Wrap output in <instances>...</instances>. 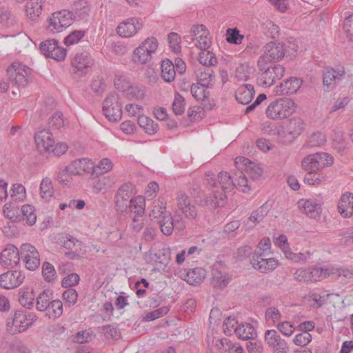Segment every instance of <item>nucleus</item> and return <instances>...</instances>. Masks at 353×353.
<instances>
[{
    "instance_id": "nucleus-10",
    "label": "nucleus",
    "mask_w": 353,
    "mask_h": 353,
    "mask_svg": "<svg viewBox=\"0 0 353 353\" xmlns=\"http://www.w3.org/2000/svg\"><path fill=\"white\" fill-rule=\"evenodd\" d=\"M21 259L28 270L34 271L40 265L39 253L32 244H21Z\"/></svg>"
},
{
    "instance_id": "nucleus-53",
    "label": "nucleus",
    "mask_w": 353,
    "mask_h": 353,
    "mask_svg": "<svg viewBox=\"0 0 353 353\" xmlns=\"http://www.w3.org/2000/svg\"><path fill=\"white\" fill-rule=\"evenodd\" d=\"M170 310V307L168 306H163L158 309H156L152 312H149L145 314L143 316V320L145 321H154L159 317H161L166 314Z\"/></svg>"
},
{
    "instance_id": "nucleus-41",
    "label": "nucleus",
    "mask_w": 353,
    "mask_h": 353,
    "mask_svg": "<svg viewBox=\"0 0 353 353\" xmlns=\"http://www.w3.org/2000/svg\"><path fill=\"white\" fill-rule=\"evenodd\" d=\"M163 234L165 235H170L174 229L173 219L170 213H165V216L161 218L157 222Z\"/></svg>"
},
{
    "instance_id": "nucleus-40",
    "label": "nucleus",
    "mask_w": 353,
    "mask_h": 353,
    "mask_svg": "<svg viewBox=\"0 0 353 353\" xmlns=\"http://www.w3.org/2000/svg\"><path fill=\"white\" fill-rule=\"evenodd\" d=\"M301 165L304 170L307 172H316L321 169L314 154H310L305 157L301 161Z\"/></svg>"
},
{
    "instance_id": "nucleus-56",
    "label": "nucleus",
    "mask_w": 353,
    "mask_h": 353,
    "mask_svg": "<svg viewBox=\"0 0 353 353\" xmlns=\"http://www.w3.org/2000/svg\"><path fill=\"white\" fill-rule=\"evenodd\" d=\"M49 127L53 130H59L64 125L63 113L56 112L50 118L48 122Z\"/></svg>"
},
{
    "instance_id": "nucleus-62",
    "label": "nucleus",
    "mask_w": 353,
    "mask_h": 353,
    "mask_svg": "<svg viewBox=\"0 0 353 353\" xmlns=\"http://www.w3.org/2000/svg\"><path fill=\"white\" fill-rule=\"evenodd\" d=\"M237 321L234 318H232L231 316L225 319L223 323V332L226 335H232L234 333V329L236 325Z\"/></svg>"
},
{
    "instance_id": "nucleus-44",
    "label": "nucleus",
    "mask_w": 353,
    "mask_h": 353,
    "mask_svg": "<svg viewBox=\"0 0 353 353\" xmlns=\"http://www.w3.org/2000/svg\"><path fill=\"white\" fill-rule=\"evenodd\" d=\"M218 199V194L213 193L211 196H202L201 195L195 196V202L201 207H208L209 209H216L214 207L215 204V200Z\"/></svg>"
},
{
    "instance_id": "nucleus-32",
    "label": "nucleus",
    "mask_w": 353,
    "mask_h": 353,
    "mask_svg": "<svg viewBox=\"0 0 353 353\" xmlns=\"http://www.w3.org/2000/svg\"><path fill=\"white\" fill-rule=\"evenodd\" d=\"M334 270H335L333 269L331 265L310 268L311 281H317L324 279L332 274Z\"/></svg>"
},
{
    "instance_id": "nucleus-52",
    "label": "nucleus",
    "mask_w": 353,
    "mask_h": 353,
    "mask_svg": "<svg viewBox=\"0 0 353 353\" xmlns=\"http://www.w3.org/2000/svg\"><path fill=\"white\" fill-rule=\"evenodd\" d=\"M336 70L332 68H327L323 74V83L327 90L332 89L334 86V81L337 78Z\"/></svg>"
},
{
    "instance_id": "nucleus-2",
    "label": "nucleus",
    "mask_w": 353,
    "mask_h": 353,
    "mask_svg": "<svg viewBox=\"0 0 353 353\" xmlns=\"http://www.w3.org/2000/svg\"><path fill=\"white\" fill-rule=\"evenodd\" d=\"M270 245L259 244V251L255 250L251 259L253 268L262 273L272 271L278 266L277 260L274 258H265L264 251L269 250Z\"/></svg>"
},
{
    "instance_id": "nucleus-24",
    "label": "nucleus",
    "mask_w": 353,
    "mask_h": 353,
    "mask_svg": "<svg viewBox=\"0 0 353 353\" xmlns=\"http://www.w3.org/2000/svg\"><path fill=\"white\" fill-rule=\"evenodd\" d=\"M177 205L187 218L195 219L197 216L196 207L191 205L189 196L183 192H180L177 197Z\"/></svg>"
},
{
    "instance_id": "nucleus-20",
    "label": "nucleus",
    "mask_w": 353,
    "mask_h": 353,
    "mask_svg": "<svg viewBox=\"0 0 353 353\" xmlns=\"http://www.w3.org/2000/svg\"><path fill=\"white\" fill-rule=\"evenodd\" d=\"M284 45L280 43L270 42L264 47V56L267 57L269 62L279 61L285 55Z\"/></svg>"
},
{
    "instance_id": "nucleus-61",
    "label": "nucleus",
    "mask_w": 353,
    "mask_h": 353,
    "mask_svg": "<svg viewBox=\"0 0 353 353\" xmlns=\"http://www.w3.org/2000/svg\"><path fill=\"white\" fill-rule=\"evenodd\" d=\"M265 318L267 321L276 323L281 319V314L276 307H270L265 311Z\"/></svg>"
},
{
    "instance_id": "nucleus-9",
    "label": "nucleus",
    "mask_w": 353,
    "mask_h": 353,
    "mask_svg": "<svg viewBox=\"0 0 353 353\" xmlns=\"http://www.w3.org/2000/svg\"><path fill=\"white\" fill-rule=\"evenodd\" d=\"M41 52L48 58L56 61H63L66 56V50L59 46V42L56 39H47L40 43Z\"/></svg>"
},
{
    "instance_id": "nucleus-25",
    "label": "nucleus",
    "mask_w": 353,
    "mask_h": 353,
    "mask_svg": "<svg viewBox=\"0 0 353 353\" xmlns=\"http://www.w3.org/2000/svg\"><path fill=\"white\" fill-rule=\"evenodd\" d=\"M338 210L345 218L353 214V194L345 192L341 196L338 203Z\"/></svg>"
},
{
    "instance_id": "nucleus-50",
    "label": "nucleus",
    "mask_w": 353,
    "mask_h": 353,
    "mask_svg": "<svg viewBox=\"0 0 353 353\" xmlns=\"http://www.w3.org/2000/svg\"><path fill=\"white\" fill-rule=\"evenodd\" d=\"M68 246H64L65 248L70 250L65 252V255L70 259H77L81 257L86 252L85 249L80 248L81 244H67Z\"/></svg>"
},
{
    "instance_id": "nucleus-58",
    "label": "nucleus",
    "mask_w": 353,
    "mask_h": 353,
    "mask_svg": "<svg viewBox=\"0 0 353 353\" xmlns=\"http://www.w3.org/2000/svg\"><path fill=\"white\" fill-rule=\"evenodd\" d=\"M85 35L84 30H74L70 32L64 39V43L66 46L73 45L78 43Z\"/></svg>"
},
{
    "instance_id": "nucleus-3",
    "label": "nucleus",
    "mask_w": 353,
    "mask_h": 353,
    "mask_svg": "<svg viewBox=\"0 0 353 353\" xmlns=\"http://www.w3.org/2000/svg\"><path fill=\"white\" fill-rule=\"evenodd\" d=\"M294 103L288 98H283L271 103L266 109L267 117L271 119H282L294 111Z\"/></svg>"
},
{
    "instance_id": "nucleus-23",
    "label": "nucleus",
    "mask_w": 353,
    "mask_h": 353,
    "mask_svg": "<svg viewBox=\"0 0 353 353\" xmlns=\"http://www.w3.org/2000/svg\"><path fill=\"white\" fill-rule=\"evenodd\" d=\"M148 259L150 262L167 265L171 259L170 250L164 247L159 250L152 247L148 252Z\"/></svg>"
},
{
    "instance_id": "nucleus-15",
    "label": "nucleus",
    "mask_w": 353,
    "mask_h": 353,
    "mask_svg": "<svg viewBox=\"0 0 353 353\" xmlns=\"http://www.w3.org/2000/svg\"><path fill=\"white\" fill-rule=\"evenodd\" d=\"M234 165L239 170H243L254 180L259 179L262 175V170L255 163L244 157H238Z\"/></svg>"
},
{
    "instance_id": "nucleus-7",
    "label": "nucleus",
    "mask_w": 353,
    "mask_h": 353,
    "mask_svg": "<svg viewBox=\"0 0 353 353\" xmlns=\"http://www.w3.org/2000/svg\"><path fill=\"white\" fill-rule=\"evenodd\" d=\"M103 111L110 121H117L121 119V104L117 93H110L103 101Z\"/></svg>"
},
{
    "instance_id": "nucleus-55",
    "label": "nucleus",
    "mask_w": 353,
    "mask_h": 353,
    "mask_svg": "<svg viewBox=\"0 0 353 353\" xmlns=\"http://www.w3.org/2000/svg\"><path fill=\"white\" fill-rule=\"evenodd\" d=\"M185 105L184 98L179 93L175 94L172 110L176 115H181L184 112Z\"/></svg>"
},
{
    "instance_id": "nucleus-19",
    "label": "nucleus",
    "mask_w": 353,
    "mask_h": 353,
    "mask_svg": "<svg viewBox=\"0 0 353 353\" xmlns=\"http://www.w3.org/2000/svg\"><path fill=\"white\" fill-rule=\"evenodd\" d=\"M34 140L37 148L41 152H46L53 147L55 141L50 130H43L37 132L34 135Z\"/></svg>"
},
{
    "instance_id": "nucleus-49",
    "label": "nucleus",
    "mask_w": 353,
    "mask_h": 353,
    "mask_svg": "<svg viewBox=\"0 0 353 353\" xmlns=\"http://www.w3.org/2000/svg\"><path fill=\"white\" fill-rule=\"evenodd\" d=\"M52 181L50 178H44L40 185V194L43 199H49L53 195Z\"/></svg>"
},
{
    "instance_id": "nucleus-36",
    "label": "nucleus",
    "mask_w": 353,
    "mask_h": 353,
    "mask_svg": "<svg viewBox=\"0 0 353 353\" xmlns=\"http://www.w3.org/2000/svg\"><path fill=\"white\" fill-rule=\"evenodd\" d=\"M154 204L149 213V216L152 220L156 219L158 222L161 220V218L165 216V213L170 212L166 211L165 203L163 200L158 199L157 204L155 203Z\"/></svg>"
},
{
    "instance_id": "nucleus-14",
    "label": "nucleus",
    "mask_w": 353,
    "mask_h": 353,
    "mask_svg": "<svg viewBox=\"0 0 353 353\" xmlns=\"http://www.w3.org/2000/svg\"><path fill=\"white\" fill-rule=\"evenodd\" d=\"M25 274L21 270H9L0 275V287L6 290L14 289L24 281Z\"/></svg>"
},
{
    "instance_id": "nucleus-45",
    "label": "nucleus",
    "mask_w": 353,
    "mask_h": 353,
    "mask_svg": "<svg viewBox=\"0 0 353 353\" xmlns=\"http://www.w3.org/2000/svg\"><path fill=\"white\" fill-rule=\"evenodd\" d=\"M49 318L57 319L63 313V304L59 300L51 301L49 307L46 309Z\"/></svg>"
},
{
    "instance_id": "nucleus-60",
    "label": "nucleus",
    "mask_w": 353,
    "mask_h": 353,
    "mask_svg": "<svg viewBox=\"0 0 353 353\" xmlns=\"http://www.w3.org/2000/svg\"><path fill=\"white\" fill-rule=\"evenodd\" d=\"M315 159H316L319 165H321V168H323L325 166L331 165L334 162V158L329 154L328 153H315L314 154Z\"/></svg>"
},
{
    "instance_id": "nucleus-16",
    "label": "nucleus",
    "mask_w": 353,
    "mask_h": 353,
    "mask_svg": "<svg viewBox=\"0 0 353 353\" xmlns=\"http://www.w3.org/2000/svg\"><path fill=\"white\" fill-rule=\"evenodd\" d=\"M20 261L19 250L14 244H8L0 254V263L6 268H13Z\"/></svg>"
},
{
    "instance_id": "nucleus-11",
    "label": "nucleus",
    "mask_w": 353,
    "mask_h": 353,
    "mask_svg": "<svg viewBox=\"0 0 353 353\" xmlns=\"http://www.w3.org/2000/svg\"><path fill=\"white\" fill-rule=\"evenodd\" d=\"M265 341L272 348L273 353H288L289 347L287 342L281 339L275 330H268L265 332Z\"/></svg>"
},
{
    "instance_id": "nucleus-21",
    "label": "nucleus",
    "mask_w": 353,
    "mask_h": 353,
    "mask_svg": "<svg viewBox=\"0 0 353 353\" xmlns=\"http://www.w3.org/2000/svg\"><path fill=\"white\" fill-rule=\"evenodd\" d=\"M93 168V162L88 159H76L72 163L67 166V172H70V174L80 175L81 172L91 173Z\"/></svg>"
},
{
    "instance_id": "nucleus-43",
    "label": "nucleus",
    "mask_w": 353,
    "mask_h": 353,
    "mask_svg": "<svg viewBox=\"0 0 353 353\" xmlns=\"http://www.w3.org/2000/svg\"><path fill=\"white\" fill-rule=\"evenodd\" d=\"M219 183L224 192L230 191L233 186H236L235 181L227 172H221L218 174Z\"/></svg>"
},
{
    "instance_id": "nucleus-28",
    "label": "nucleus",
    "mask_w": 353,
    "mask_h": 353,
    "mask_svg": "<svg viewBox=\"0 0 353 353\" xmlns=\"http://www.w3.org/2000/svg\"><path fill=\"white\" fill-rule=\"evenodd\" d=\"M270 210V205L267 202L265 203L251 213L250 217L247 220L246 224L248 225L249 227L256 225L265 217Z\"/></svg>"
},
{
    "instance_id": "nucleus-54",
    "label": "nucleus",
    "mask_w": 353,
    "mask_h": 353,
    "mask_svg": "<svg viewBox=\"0 0 353 353\" xmlns=\"http://www.w3.org/2000/svg\"><path fill=\"white\" fill-rule=\"evenodd\" d=\"M280 248L283 251V253L286 258L292 260L295 262H299L305 259L303 254L294 253L291 251V250L288 248L289 244H278Z\"/></svg>"
},
{
    "instance_id": "nucleus-48",
    "label": "nucleus",
    "mask_w": 353,
    "mask_h": 353,
    "mask_svg": "<svg viewBox=\"0 0 353 353\" xmlns=\"http://www.w3.org/2000/svg\"><path fill=\"white\" fill-rule=\"evenodd\" d=\"M199 61L201 64L207 68L214 65L217 63L214 54L211 51L205 50L199 53Z\"/></svg>"
},
{
    "instance_id": "nucleus-4",
    "label": "nucleus",
    "mask_w": 353,
    "mask_h": 353,
    "mask_svg": "<svg viewBox=\"0 0 353 353\" xmlns=\"http://www.w3.org/2000/svg\"><path fill=\"white\" fill-rule=\"evenodd\" d=\"M134 185L131 183L123 184L114 195L115 209L121 213L127 212L129 208L134 203Z\"/></svg>"
},
{
    "instance_id": "nucleus-39",
    "label": "nucleus",
    "mask_w": 353,
    "mask_h": 353,
    "mask_svg": "<svg viewBox=\"0 0 353 353\" xmlns=\"http://www.w3.org/2000/svg\"><path fill=\"white\" fill-rule=\"evenodd\" d=\"M112 168V163L108 159H101L97 166L93 164L92 172L91 176L92 178L98 177L104 173L108 172Z\"/></svg>"
},
{
    "instance_id": "nucleus-30",
    "label": "nucleus",
    "mask_w": 353,
    "mask_h": 353,
    "mask_svg": "<svg viewBox=\"0 0 353 353\" xmlns=\"http://www.w3.org/2000/svg\"><path fill=\"white\" fill-rule=\"evenodd\" d=\"M72 10L74 13V19L78 17L81 20H87L90 12V7L87 1L84 0H79L74 2Z\"/></svg>"
},
{
    "instance_id": "nucleus-13",
    "label": "nucleus",
    "mask_w": 353,
    "mask_h": 353,
    "mask_svg": "<svg viewBox=\"0 0 353 353\" xmlns=\"http://www.w3.org/2000/svg\"><path fill=\"white\" fill-rule=\"evenodd\" d=\"M285 68L281 65H274L267 68V70L262 72L258 77V83L260 85L269 87L272 85L276 79H280L284 74Z\"/></svg>"
},
{
    "instance_id": "nucleus-64",
    "label": "nucleus",
    "mask_w": 353,
    "mask_h": 353,
    "mask_svg": "<svg viewBox=\"0 0 353 353\" xmlns=\"http://www.w3.org/2000/svg\"><path fill=\"white\" fill-rule=\"evenodd\" d=\"M312 340V336L309 332H305L298 334L293 339L294 343L299 346H305Z\"/></svg>"
},
{
    "instance_id": "nucleus-57",
    "label": "nucleus",
    "mask_w": 353,
    "mask_h": 353,
    "mask_svg": "<svg viewBox=\"0 0 353 353\" xmlns=\"http://www.w3.org/2000/svg\"><path fill=\"white\" fill-rule=\"evenodd\" d=\"M325 177L317 172H307L304 177V183L308 185H319Z\"/></svg>"
},
{
    "instance_id": "nucleus-37",
    "label": "nucleus",
    "mask_w": 353,
    "mask_h": 353,
    "mask_svg": "<svg viewBox=\"0 0 353 353\" xmlns=\"http://www.w3.org/2000/svg\"><path fill=\"white\" fill-rule=\"evenodd\" d=\"M199 70V73L197 74L199 84L205 88L212 86V81L214 79L213 70L210 68H205L203 70Z\"/></svg>"
},
{
    "instance_id": "nucleus-63",
    "label": "nucleus",
    "mask_w": 353,
    "mask_h": 353,
    "mask_svg": "<svg viewBox=\"0 0 353 353\" xmlns=\"http://www.w3.org/2000/svg\"><path fill=\"white\" fill-rule=\"evenodd\" d=\"M168 41L170 43V46L172 50L175 52H179L181 51V37L176 32H170L168 34Z\"/></svg>"
},
{
    "instance_id": "nucleus-8",
    "label": "nucleus",
    "mask_w": 353,
    "mask_h": 353,
    "mask_svg": "<svg viewBox=\"0 0 353 353\" xmlns=\"http://www.w3.org/2000/svg\"><path fill=\"white\" fill-rule=\"evenodd\" d=\"M158 47L157 39L151 37L145 39L134 51L133 60L136 63H145L151 58L152 53L154 52Z\"/></svg>"
},
{
    "instance_id": "nucleus-31",
    "label": "nucleus",
    "mask_w": 353,
    "mask_h": 353,
    "mask_svg": "<svg viewBox=\"0 0 353 353\" xmlns=\"http://www.w3.org/2000/svg\"><path fill=\"white\" fill-rule=\"evenodd\" d=\"M234 333L238 338L243 340L253 339L256 336L254 327L250 323H243L234 329Z\"/></svg>"
},
{
    "instance_id": "nucleus-5",
    "label": "nucleus",
    "mask_w": 353,
    "mask_h": 353,
    "mask_svg": "<svg viewBox=\"0 0 353 353\" xmlns=\"http://www.w3.org/2000/svg\"><path fill=\"white\" fill-rule=\"evenodd\" d=\"M30 68L21 63L14 62L7 69L10 83L19 88H24L29 82Z\"/></svg>"
},
{
    "instance_id": "nucleus-12",
    "label": "nucleus",
    "mask_w": 353,
    "mask_h": 353,
    "mask_svg": "<svg viewBox=\"0 0 353 353\" xmlns=\"http://www.w3.org/2000/svg\"><path fill=\"white\" fill-rule=\"evenodd\" d=\"M94 63V59L88 52L77 53L71 62L73 68L72 72L79 76L85 74Z\"/></svg>"
},
{
    "instance_id": "nucleus-35",
    "label": "nucleus",
    "mask_w": 353,
    "mask_h": 353,
    "mask_svg": "<svg viewBox=\"0 0 353 353\" xmlns=\"http://www.w3.org/2000/svg\"><path fill=\"white\" fill-rule=\"evenodd\" d=\"M41 274L47 283H54L58 280V275L54 265L48 261L42 263Z\"/></svg>"
},
{
    "instance_id": "nucleus-33",
    "label": "nucleus",
    "mask_w": 353,
    "mask_h": 353,
    "mask_svg": "<svg viewBox=\"0 0 353 353\" xmlns=\"http://www.w3.org/2000/svg\"><path fill=\"white\" fill-rule=\"evenodd\" d=\"M137 121L139 126L150 135L154 134L159 130L158 123L145 115H139Z\"/></svg>"
},
{
    "instance_id": "nucleus-29",
    "label": "nucleus",
    "mask_w": 353,
    "mask_h": 353,
    "mask_svg": "<svg viewBox=\"0 0 353 353\" xmlns=\"http://www.w3.org/2000/svg\"><path fill=\"white\" fill-rule=\"evenodd\" d=\"M205 270L201 268H196L189 270L184 280L190 285H199L205 279Z\"/></svg>"
},
{
    "instance_id": "nucleus-59",
    "label": "nucleus",
    "mask_w": 353,
    "mask_h": 353,
    "mask_svg": "<svg viewBox=\"0 0 353 353\" xmlns=\"http://www.w3.org/2000/svg\"><path fill=\"white\" fill-rule=\"evenodd\" d=\"M325 142V136L323 133L316 132L313 133L307 140V145L310 147L319 146Z\"/></svg>"
},
{
    "instance_id": "nucleus-27",
    "label": "nucleus",
    "mask_w": 353,
    "mask_h": 353,
    "mask_svg": "<svg viewBox=\"0 0 353 353\" xmlns=\"http://www.w3.org/2000/svg\"><path fill=\"white\" fill-rule=\"evenodd\" d=\"M299 208L311 218H316L321 212V205L312 199H301L298 202Z\"/></svg>"
},
{
    "instance_id": "nucleus-17",
    "label": "nucleus",
    "mask_w": 353,
    "mask_h": 353,
    "mask_svg": "<svg viewBox=\"0 0 353 353\" xmlns=\"http://www.w3.org/2000/svg\"><path fill=\"white\" fill-rule=\"evenodd\" d=\"M142 26V19L133 17L121 23L117 28V32L121 37H130L137 33Z\"/></svg>"
},
{
    "instance_id": "nucleus-18",
    "label": "nucleus",
    "mask_w": 353,
    "mask_h": 353,
    "mask_svg": "<svg viewBox=\"0 0 353 353\" xmlns=\"http://www.w3.org/2000/svg\"><path fill=\"white\" fill-rule=\"evenodd\" d=\"M212 275V283L220 288L226 287L231 280L230 276L225 272L221 262H217L213 265Z\"/></svg>"
},
{
    "instance_id": "nucleus-1",
    "label": "nucleus",
    "mask_w": 353,
    "mask_h": 353,
    "mask_svg": "<svg viewBox=\"0 0 353 353\" xmlns=\"http://www.w3.org/2000/svg\"><path fill=\"white\" fill-rule=\"evenodd\" d=\"M35 320L34 314H28L26 310H17L12 318L8 319L7 330L12 334L21 333L26 330Z\"/></svg>"
},
{
    "instance_id": "nucleus-51",
    "label": "nucleus",
    "mask_w": 353,
    "mask_h": 353,
    "mask_svg": "<svg viewBox=\"0 0 353 353\" xmlns=\"http://www.w3.org/2000/svg\"><path fill=\"white\" fill-rule=\"evenodd\" d=\"M244 36L237 28H228L226 32V41L229 43L238 45L242 43Z\"/></svg>"
},
{
    "instance_id": "nucleus-34",
    "label": "nucleus",
    "mask_w": 353,
    "mask_h": 353,
    "mask_svg": "<svg viewBox=\"0 0 353 353\" xmlns=\"http://www.w3.org/2000/svg\"><path fill=\"white\" fill-rule=\"evenodd\" d=\"M176 71L173 63L168 59L162 61L161 77L166 82H172L174 80Z\"/></svg>"
},
{
    "instance_id": "nucleus-46",
    "label": "nucleus",
    "mask_w": 353,
    "mask_h": 353,
    "mask_svg": "<svg viewBox=\"0 0 353 353\" xmlns=\"http://www.w3.org/2000/svg\"><path fill=\"white\" fill-rule=\"evenodd\" d=\"M51 294L44 290L37 297L36 307L37 310L43 312L48 309L51 302Z\"/></svg>"
},
{
    "instance_id": "nucleus-42",
    "label": "nucleus",
    "mask_w": 353,
    "mask_h": 353,
    "mask_svg": "<svg viewBox=\"0 0 353 353\" xmlns=\"http://www.w3.org/2000/svg\"><path fill=\"white\" fill-rule=\"evenodd\" d=\"M22 219L25 221L29 225H32L35 223L37 216L34 213V208L28 204L23 205L21 209Z\"/></svg>"
},
{
    "instance_id": "nucleus-47",
    "label": "nucleus",
    "mask_w": 353,
    "mask_h": 353,
    "mask_svg": "<svg viewBox=\"0 0 353 353\" xmlns=\"http://www.w3.org/2000/svg\"><path fill=\"white\" fill-rule=\"evenodd\" d=\"M145 203L144 199L142 196H137L134 199V203L129 208L128 211L134 214V217L139 219L142 217L144 214V208L143 207Z\"/></svg>"
},
{
    "instance_id": "nucleus-26",
    "label": "nucleus",
    "mask_w": 353,
    "mask_h": 353,
    "mask_svg": "<svg viewBox=\"0 0 353 353\" xmlns=\"http://www.w3.org/2000/svg\"><path fill=\"white\" fill-rule=\"evenodd\" d=\"M255 94L254 86L251 84H244L239 87L235 92L236 100L241 104L250 103Z\"/></svg>"
},
{
    "instance_id": "nucleus-6",
    "label": "nucleus",
    "mask_w": 353,
    "mask_h": 353,
    "mask_svg": "<svg viewBox=\"0 0 353 353\" xmlns=\"http://www.w3.org/2000/svg\"><path fill=\"white\" fill-rule=\"evenodd\" d=\"M74 20L73 12L68 10L54 12L49 19L48 30L52 33L61 32L70 26Z\"/></svg>"
},
{
    "instance_id": "nucleus-38",
    "label": "nucleus",
    "mask_w": 353,
    "mask_h": 353,
    "mask_svg": "<svg viewBox=\"0 0 353 353\" xmlns=\"http://www.w3.org/2000/svg\"><path fill=\"white\" fill-rule=\"evenodd\" d=\"M305 123L301 118H293L290 120L287 129L293 137H297L303 131Z\"/></svg>"
},
{
    "instance_id": "nucleus-22",
    "label": "nucleus",
    "mask_w": 353,
    "mask_h": 353,
    "mask_svg": "<svg viewBox=\"0 0 353 353\" xmlns=\"http://www.w3.org/2000/svg\"><path fill=\"white\" fill-rule=\"evenodd\" d=\"M302 80L297 77H290L279 86H276L275 92L278 94H292L297 92L302 85Z\"/></svg>"
}]
</instances>
